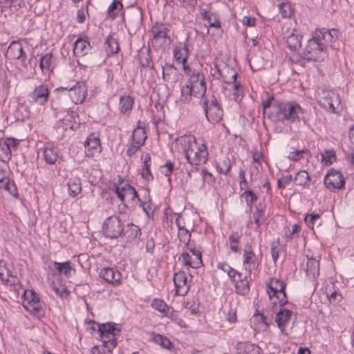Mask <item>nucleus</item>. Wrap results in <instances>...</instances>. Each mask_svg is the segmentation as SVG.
<instances>
[{
	"mask_svg": "<svg viewBox=\"0 0 354 354\" xmlns=\"http://www.w3.org/2000/svg\"><path fill=\"white\" fill-rule=\"evenodd\" d=\"M302 113V108L295 101H276L272 104V111L268 113V118L273 122H294Z\"/></svg>",
	"mask_w": 354,
	"mask_h": 354,
	"instance_id": "obj_1",
	"label": "nucleus"
},
{
	"mask_svg": "<svg viewBox=\"0 0 354 354\" xmlns=\"http://www.w3.org/2000/svg\"><path fill=\"white\" fill-rule=\"evenodd\" d=\"M183 153L189 163L192 165H199L207 160L208 151L205 143L198 145L196 140H189L185 142Z\"/></svg>",
	"mask_w": 354,
	"mask_h": 354,
	"instance_id": "obj_2",
	"label": "nucleus"
},
{
	"mask_svg": "<svg viewBox=\"0 0 354 354\" xmlns=\"http://www.w3.org/2000/svg\"><path fill=\"white\" fill-rule=\"evenodd\" d=\"M326 46L315 35L308 41V44L304 50V58L308 61L321 62L326 56L324 51Z\"/></svg>",
	"mask_w": 354,
	"mask_h": 354,
	"instance_id": "obj_3",
	"label": "nucleus"
},
{
	"mask_svg": "<svg viewBox=\"0 0 354 354\" xmlns=\"http://www.w3.org/2000/svg\"><path fill=\"white\" fill-rule=\"evenodd\" d=\"M267 293L271 299L275 297L278 300L281 306L288 303L286 293L285 289L286 284L277 278H272L269 282L266 283Z\"/></svg>",
	"mask_w": 354,
	"mask_h": 354,
	"instance_id": "obj_4",
	"label": "nucleus"
},
{
	"mask_svg": "<svg viewBox=\"0 0 354 354\" xmlns=\"http://www.w3.org/2000/svg\"><path fill=\"white\" fill-rule=\"evenodd\" d=\"M124 225L122 221L117 216L108 217L102 225L104 235L111 239H117L122 236Z\"/></svg>",
	"mask_w": 354,
	"mask_h": 354,
	"instance_id": "obj_5",
	"label": "nucleus"
},
{
	"mask_svg": "<svg viewBox=\"0 0 354 354\" xmlns=\"http://www.w3.org/2000/svg\"><path fill=\"white\" fill-rule=\"evenodd\" d=\"M318 101L321 106L330 113H335L341 104L339 95L331 91H323Z\"/></svg>",
	"mask_w": 354,
	"mask_h": 354,
	"instance_id": "obj_6",
	"label": "nucleus"
},
{
	"mask_svg": "<svg viewBox=\"0 0 354 354\" xmlns=\"http://www.w3.org/2000/svg\"><path fill=\"white\" fill-rule=\"evenodd\" d=\"M67 91L68 96L75 104H82L87 95V88L84 83L78 82L72 87H59L55 91Z\"/></svg>",
	"mask_w": 354,
	"mask_h": 354,
	"instance_id": "obj_7",
	"label": "nucleus"
},
{
	"mask_svg": "<svg viewBox=\"0 0 354 354\" xmlns=\"http://www.w3.org/2000/svg\"><path fill=\"white\" fill-rule=\"evenodd\" d=\"M324 185L330 192L342 189L345 185L343 174L335 169H331L324 178Z\"/></svg>",
	"mask_w": 354,
	"mask_h": 354,
	"instance_id": "obj_8",
	"label": "nucleus"
},
{
	"mask_svg": "<svg viewBox=\"0 0 354 354\" xmlns=\"http://www.w3.org/2000/svg\"><path fill=\"white\" fill-rule=\"evenodd\" d=\"M203 108L207 120L212 123L220 122L223 118V110L218 104L216 98L213 97V100L209 104L207 101L203 102Z\"/></svg>",
	"mask_w": 354,
	"mask_h": 354,
	"instance_id": "obj_9",
	"label": "nucleus"
},
{
	"mask_svg": "<svg viewBox=\"0 0 354 354\" xmlns=\"http://www.w3.org/2000/svg\"><path fill=\"white\" fill-rule=\"evenodd\" d=\"M115 192L125 206H127L126 201H133L136 198L140 201L136 189L129 183H120L119 185L115 186Z\"/></svg>",
	"mask_w": 354,
	"mask_h": 354,
	"instance_id": "obj_10",
	"label": "nucleus"
},
{
	"mask_svg": "<svg viewBox=\"0 0 354 354\" xmlns=\"http://www.w3.org/2000/svg\"><path fill=\"white\" fill-rule=\"evenodd\" d=\"M147 138L145 131L142 128L134 129L131 135L132 143L127 151V154L131 156L136 153L141 146L145 144Z\"/></svg>",
	"mask_w": 354,
	"mask_h": 354,
	"instance_id": "obj_11",
	"label": "nucleus"
},
{
	"mask_svg": "<svg viewBox=\"0 0 354 354\" xmlns=\"http://www.w3.org/2000/svg\"><path fill=\"white\" fill-rule=\"evenodd\" d=\"M49 91L46 85L41 84L37 86L32 92L28 95V100L31 104L39 105L45 104L48 99Z\"/></svg>",
	"mask_w": 354,
	"mask_h": 354,
	"instance_id": "obj_12",
	"label": "nucleus"
},
{
	"mask_svg": "<svg viewBox=\"0 0 354 354\" xmlns=\"http://www.w3.org/2000/svg\"><path fill=\"white\" fill-rule=\"evenodd\" d=\"M243 263L245 266V270H248L250 272L252 270H256L259 263L257 260V257L253 251L252 246L250 243H247L245 246L243 251Z\"/></svg>",
	"mask_w": 354,
	"mask_h": 354,
	"instance_id": "obj_13",
	"label": "nucleus"
},
{
	"mask_svg": "<svg viewBox=\"0 0 354 354\" xmlns=\"http://www.w3.org/2000/svg\"><path fill=\"white\" fill-rule=\"evenodd\" d=\"M189 76L187 85H191L195 89L197 88L198 94L203 97L206 92L205 81L203 75L198 71L193 70Z\"/></svg>",
	"mask_w": 354,
	"mask_h": 354,
	"instance_id": "obj_14",
	"label": "nucleus"
},
{
	"mask_svg": "<svg viewBox=\"0 0 354 354\" xmlns=\"http://www.w3.org/2000/svg\"><path fill=\"white\" fill-rule=\"evenodd\" d=\"M173 281L176 293L182 296L185 295L189 290L185 272L179 271L176 272L174 276Z\"/></svg>",
	"mask_w": 354,
	"mask_h": 354,
	"instance_id": "obj_15",
	"label": "nucleus"
},
{
	"mask_svg": "<svg viewBox=\"0 0 354 354\" xmlns=\"http://www.w3.org/2000/svg\"><path fill=\"white\" fill-rule=\"evenodd\" d=\"M6 55L10 57L11 59H21V62L24 66H26L30 62V60L26 62V56L24 55L23 47L21 43L18 41H12L9 45Z\"/></svg>",
	"mask_w": 354,
	"mask_h": 354,
	"instance_id": "obj_16",
	"label": "nucleus"
},
{
	"mask_svg": "<svg viewBox=\"0 0 354 354\" xmlns=\"http://www.w3.org/2000/svg\"><path fill=\"white\" fill-rule=\"evenodd\" d=\"M100 276L106 282L114 286L119 285L121 282L120 272L111 268L102 269L100 272Z\"/></svg>",
	"mask_w": 354,
	"mask_h": 354,
	"instance_id": "obj_17",
	"label": "nucleus"
},
{
	"mask_svg": "<svg viewBox=\"0 0 354 354\" xmlns=\"http://www.w3.org/2000/svg\"><path fill=\"white\" fill-rule=\"evenodd\" d=\"M237 354H263L261 348L248 342H239L236 345Z\"/></svg>",
	"mask_w": 354,
	"mask_h": 354,
	"instance_id": "obj_18",
	"label": "nucleus"
},
{
	"mask_svg": "<svg viewBox=\"0 0 354 354\" xmlns=\"http://www.w3.org/2000/svg\"><path fill=\"white\" fill-rule=\"evenodd\" d=\"M53 265L55 270L58 272L59 274H63L67 278L71 277L76 272L75 268L71 266V261H66L62 263L54 261Z\"/></svg>",
	"mask_w": 354,
	"mask_h": 354,
	"instance_id": "obj_19",
	"label": "nucleus"
},
{
	"mask_svg": "<svg viewBox=\"0 0 354 354\" xmlns=\"http://www.w3.org/2000/svg\"><path fill=\"white\" fill-rule=\"evenodd\" d=\"M91 48L88 38H79L74 43L73 53L77 57H83Z\"/></svg>",
	"mask_w": 354,
	"mask_h": 354,
	"instance_id": "obj_20",
	"label": "nucleus"
},
{
	"mask_svg": "<svg viewBox=\"0 0 354 354\" xmlns=\"http://www.w3.org/2000/svg\"><path fill=\"white\" fill-rule=\"evenodd\" d=\"M189 55V49L186 44H180L174 48V57L180 62H187Z\"/></svg>",
	"mask_w": 354,
	"mask_h": 354,
	"instance_id": "obj_21",
	"label": "nucleus"
},
{
	"mask_svg": "<svg viewBox=\"0 0 354 354\" xmlns=\"http://www.w3.org/2000/svg\"><path fill=\"white\" fill-rule=\"evenodd\" d=\"M292 315L291 310L282 308L276 315L275 322L278 327L281 329V332L284 330L288 322L290 319Z\"/></svg>",
	"mask_w": 354,
	"mask_h": 354,
	"instance_id": "obj_22",
	"label": "nucleus"
},
{
	"mask_svg": "<svg viewBox=\"0 0 354 354\" xmlns=\"http://www.w3.org/2000/svg\"><path fill=\"white\" fill-rule=\"evenodd\" d=\"M315 35L319 37V39L321 41L322 40H324L326 42H333L337 38L338 31L335 29L328 30L322 28L317 30Z\"/></svg>",
	"mask_w": 354,
	"mask_h": 354,
	"instance_id": "obj_23",
	"label": "nucleus"
},
{
	"mask_svg": "<svg viewBox=\"0 0 354 354\" xmlns=\"http://www.w3.org/2000/svg\"><path fill=\"white\" fill-rule=\"evenodd\" d=\"M44 156L46 163L53 165L59 157V150L51 145H48L44 149Z\"/></svg>",
	"mask_w": 354,
	"mask_h": 354,
	"instance_id": "obj_24",
	"label": "nucleus"
},
{
	"mask_svg": "<svg viewBox=\"0 0 354 354\" xmlns=\"http://www.w3.org/2000/svg\"><path fill=\"white\" fill-rule=\"evenodd\" d=\"M141 235L140 228L133 223H128L126 230L123 229L122 236L128 241H132Z\"/></svg>",
	"mask_w": 354,
	"mask_h": 354,
	"instance_id": "obj_25",
	"label": "nucleus"
},
{
	"mask_svg": "<svg viewBox=\"0 0 354 354\" xmlns=\"http://www.w3.org/2000/svg\"><path fill=\"white\" fill-rule=\"evenodd\" d=\"M99 334H105L106 335L115 337L120 333V329L115 327L114 323H106L98 324Z\"/></svg>",
	"mask_w": 354,
	"mask_h": 354,
	"instance_id": "obj_26",
	"label": "nucleus"
},
{
	"mask_svg": "<svg viewBox=\"0 0 354 354\" xmlns=\"http://www.w3.org/2000/svg\"><path fill=\"white\" fill-rule=\"evenodd\" d=\"M194 95L196 97H200L198 94V91H196V89L192 88L191 85H186L183 86L181 88V95L180 100L182 102L187 103L191 99L192 96Z\"/></svg>",
	"mask_w": 354,
	"mask_h": 354,
	"instance_id": "obj_27",
	"label": "nucleus"
},
{
	"mask_svg": "<svg viewBox=\"0 0 354 354\" xmlns=\"http://www.w3.org/2000/svg\"><path fill=\"white\" fill-rule=\"evenodd\" d=\"M310 177L309 174L305 171H299L297 173L294 181L296 185L302 186L304 188H309Z\"/></svg>",
	"mask_w": 354,
	"mask_h": 354,
	"instance_id": "obj_28",
	"label": "nucleus"
},
{
	"mask_svg": "<svg viewBox=\"0 0 354 354\" xmlns=\"http://www.w3.org/2000/svg\"><path fill=\"white\" fill-rule=\"evenodd\" d=\"M24 307L28 311L30 312L39 319L44 317V310H43L40 301L30 304V302L23 303Z\"/></svg>",
	"mask_w": 354,
	"mask_h": 354,
	"instance_id": "obj_29",
	"label": "nucleus"
},
{
	"mask_svg": "<svg viewBox=\"0 0 354 354\" xmlns=\"http://www.w3.org/2000/svg\"><path fill=\"white\" fill-rule=\"evenodd\" d=\"M151 340L160 345L162 348L171 350L173 347L171 342L167 337L160 334L152 333Z\"/></svg>",
	"mask_w": 354,
	"mask_h": 354,
	"instance_id": "obj_30",
	"label": "nucleus"
},
{
	"mask_svg": "<svg viewBox=\"0 0 354 354\" xmlns=\"http://www.w3.org/2000/svg\"><path fill=\"white\" fill-rule=\"evenodd\" d=\"M221 77L226 84H233L236 82L237 73L234 68L225 66Z\"/></svg>",
	"mask_w": 354,
	"mask_h": 354,
	"instance_id": "obj_31",
	"label": "nucleus"
},
{
	"mask_svg": "<svg viewBox=\"0 0 354 354\" xmlns=\"http://www.w3.org/2000/svg\"><path fill=\"white\" fill-rule=\"evenodd\" d=\"M69 195L72 197L76 196L82 191L80 179L77 178H70L68 182Z\"/></svg>",
	"mask_w": 354,
	"mask_h": 354,
	"instance_id": "obj_32",
	"label": "nucleus"
},
{
	"mask_svg": "<svg viewBox=\"0 0 354 354\" xmlns=\"http://www.w3.org/2000/svg\"><path fill=\"white\" fill-rule=\"evenodd\" d=\"M106 50L109 54H115L120 50L118 41L116 39L109 35L104 42Z\"/></svg>",
	"mask_w": 354,
	"mask_h": 354,
	"instance_id": "obj_33",
	"label": "nucleus"
},
{
	"mask_svg": "<svg viewBox=\"0 0 354 354\" xmlns=\"http://www.w3.org/2000/svg\"><path fill=\"white\" fill-rule=\"evenodd\" d=\"M84 146L88 151L97 149L100 147L99 136L95 133H91L85 141Z\"/></svg>",
	"mask_w": 354,
	"mask_h": 354,
	"instance_id": "obj_34",
	"label": "nucleus"
},
{
	"mask_svg": "<svg viewBox=\"0 0 354 354\" xmlns=\"http://www.w3.org/2000/svg\"><path fill=\"white\" fill-rule=\"evenodd\" d=\"M319 270V262L314 258L308 259L306 263V273L309 276L315 277L318 275Z\"/></svg>",
	"mask_w": 354,
	"mask_h": 354,
	"instance_id": "obj_35",
	"label": "nucleus"
},
{
	"mask_svg": "<svg viewBox=\"0 0 354 354\" xmlns=\"http://www.w3.org/2000/svg\"><path fill=\"white\" fill-rule=\"evenodd\" d=\"M0 189L6 190L10 195L17 196V189L13 180H10L9 178L4 177L0 185Z\"/></svg>",
	"mask_w": 354,
	"mask_h": 354,
	"instance_id": "obj_36",
	"label": "nucleus"
},
{
	"mask_svg": "<svg viewBox=\"0 0 354 354\" xmlns=\"http://www.w3.org/2000/svg\"><path fill=\"white\" fill-rule=\"evenodd\" d=\"M133 102V98L129 95L120 97L119 103L120 112L125 113L131 110Z\"/></svg>",
	"mask_w": 354,
	"mask_h": 354,
	"instance_id": "obj_37",
	"label": "nucleus"
},
{
	"mask_svg": "<svg viewBox=\"0 0 354 354\" xmlns=\"http://www.w3.org/2000/svg\"><path fill=\"white\" fill-rule=\"evenodd\" d=\"M287 45L291 50H297V46H301V39L299 35L292 32L287 37Z\"/></svg>",
	"mask_w": 354,
	"mask_h": 354,
	"instance_id": "obj_38",
	"label": "nucleus"
},
{
	"mask_svg": "<svg viewBox=\"0 0 354 354\" xmlns=\"http://www.w3.org/2000/svg\"><path fill=\"white\" fill-rule=\"evenodd\" d=\"M123 5L120 0H113L108 8V14L111 19H115L118 11L122 10Z\"/></svg>",
	"mask_w": 354,
	"mask_h": 354,
	"instance_id": "obj_39",
	"label": "nucleus"
},
{
	"mask_svg": "<svg viewBox=\"0 0 354 354\" xmlns=\"http://www.w3.org/2000/svg\"><path fill=\"white\" fill-rule=\"evenodd\" d=\"M0 158L3 162H7L11 158V149L10 147H8V145L3 141L0 142Z\"/></svg>",
	"mask_w": 354,
	"mask_h": 354,
	"instance_id": "obj_40",
	"label": "nucleus"
},
{
	"mask_svg": "<svg viewBox=\"0 0 354 354\" xmlns=\"http://www.w3.org/2000/svg\"><path fill=\"white\" fill-rule=\"evenodd\" d=\"M304 154H306L308 156H311L310 151L307 149H304L301 150H296L295 151H291L288 154V158L292 161H298L303 158Z\"/></svg>",
	"mask_w": 354,
	"mask_h": 354,
	"instance_id": "obj_41",
	"label": "nucleus"
},
{
	"mask_svg": "<svg viewBox=\"0 0 354 354\" xmlns=\"http://www.w3.org/2000/svg\"><path fill=\"white\" fill-rule=\"evenodd\" d=\"M10 273L11 271L7 268L6 263L0 260V281L3 283L8 282L11 276Z\"/></svg>",
	"mask_w": 354,
	"mask_h": 354,
	"instance_id": "obj_42",
	"label": "nucleus"
},
{
	"mask_svg": "<svg viewBox=\"0 0 354 354\" xmlns=\"http://www.w3.org/2000/svg\"><path fill=\"white\" fill-rule=\"evenodd\" d=\"M151 50L148 48L146 50V53H141L139 55V61L140 64L143 67H150V62H151V56H150ZM153 68V66H151Z\"/></svg>",
	"mask_w": 354,
	"mask_h": 354,
	"instance_id": "obj_43",
	"label": "nucleus"
},
{
	"mask_svg": "<svg viewBox=\"0 0 354 354\" xmlns=\"http://www.w3.org/2000/svg\"><path fill=\"white\" fill-rule=\"evenodd\" d=\"M241 235L238 232H233L229 236V241L230 242V249L234 252L239 251L237 244L240 241Z\"/></svg>",
	"mask_w": 354,
	"mask_h": 354,
	"instance_id": "obj_44",
	"label": "nucleus"
},
{
	"mask_svg": "<svg viewBox=\"0 0 354 354\" xmlns=\"http://www.w3.org/2000/svg\"><path fill=\"white\" fill-rule=\"evenodd\" d=\"M102 344L109 346V348H115L117 346V340L115 337L106 335L105 334H100Z\"/></svg>",
	"mask_w": 354,
	"mask_h": 354,
	"instance_id": "obj_45",
	"label": "nucleus"
},
{
	"mask_svg": "<svg viewBox=\"0 0 354 354\" xmlns=\"http://www.w3.org/2000/svg\"><path fill=\"white\" fill-rule=\"evenodd\" d=\"M336 159L335 152L333 150H325L322 154V162L326 165H331Z\"/></svg>",
	"mask_w": 354,
	"mask_h": 354,
	"instance_id": "obj_46",
	"label": "nucleus"
},
{
	"mask_svg": "<svg viewBox=\"0 0 354 354\" xmlns=\"http://www.w3.org/2000/svg\"><path fill=\"white\" fill-rule=\"evenodd\" d=\"M236 292L239 294L245 295L248 294L250 290L249 282L248 281H243L240 279L239 281L236 282Z\"/></svg>",
	"mask_w": 354,
	"mask_h": 354,
	"instance_id": "obj_47",
	"label": "nucleus"
},
{
	"mask_svg": "<svg viewBox=\"0 0 354 354\" xmlns=\"http://www.w3.org/2000/svg\"><path fill=\"white\" fill-rule=\"evenodd\" d=\"M216 169L220 173L227 174L231 169V163L230 159L225 158L219 162L216 166Z\"/></svg>",
	"mask_w": 354,
	"mask_h": 354,
	"instance_id": "obj_48",
	"label": "nucleus"
},
{
	"mask_svg": "<svg viewBox=\"0 0 354 354\" xmlns=\"http://www.w3.org/2000/svg\"><path fill=\"white\" fill-rule=\"evenodd\" d=\"M52 59V53H48L41 57L39 62V67L43 71L44 69L48 70L50 68V62Z\"/></svg>",
	"mask_w": 354,
	"mask_h": 354,
	"instance_id": "obj_49",
	"label": "nucleus"
},
{
	"mask_svg": "<svg viewBox=\"0 0 354 354\" xmlns=\"http://www.w3.org/2000/svg\"><path fill=\"white\" fill-rule=\"evenodd\" d=\"M178 237L180 241L185 243V246H188L191 239V234L188 230L183 227L180 230H178Z\"/></svg>",
	"mask_w": 354,
	"mask_h": 354,
	"instance_id": "obj_50",
	"label": "nucleus"
},
{
	"mask_svg": "<svg viewBox=\"0 0 354 354\" xmlns=\"http://www.w3.org/2000/svg\"><path fill=\"white\" fill-rule=\"evenodd\" d=\"M151 306L160 313H165L166 309L168 308L167 305L163 300L158 299H154L152 301Z\"/></svg>",
	"mask_w": 354,
	"mask_h": 354,
	"instance_id": "obj_51",
	"label": "nucleus"
},
{
	"mask_svg": "<svg viewBox=\"0 0 354 354\" xmlns=\"http://www.w3.org/2000/svg\"><path fill=\"white\" fill-rule=\"evenodd\" d=\"M276 101L277 100L272 95H270L268 92L265 93L262 100V107L263 111H265L268 108H270L271 106H272L273 103Z\"/></svg>",
	"mask_w": 354,
	"mask_h": 354,
	"instance_id": "obj_52",
	"label": "nucleus"
},
{
	"mask_svg": "<svg viewBox=\"0 0 354 354\" xmlns=\"http://www.w3.org/2000/svg\"><path fill=\"white\" fill-rule=\"evenodd\" d=\"M241 197L244 198L248 205L251 207V205L257 201V197L251 190H246L242 194Z\"/></svg>",
	"mask_w": 354,
	"mask_h": 354,
	"instance_id": "obj_53",
	"label": "nucleus"
},
{
	"mask_svg": "<svg viewBox=\"0 0 354 354\" xmlns=\"http://www.w3.org/2000/svg\"><path fill=\"white\" fill-rule=\"evenodd\" d=\"M24 299L23 303L30 302V304L39 301V297L38 295L36 294L34 291H30L29 293L25 291L24 293Z\"/></svg>",
	"mask_w": 354,
	"mask_h": 354,
	"instance_id": "obj_54",
	"label": "nucleus"
},
{
	"mask_svg": "<svg viewBox=\"0 0 354 354\" xmlns=\"http://www.w3.org/2000/svg\"><path fill=\"white\" fill-rule=\"evenodd\" d=\"M264 216V211L260 209L259 206L256 207V210L253 214V217L255 224L259 227L263 223V218Z\"/></svg>",
	"mask_w": 354,
	"mask_h": 354,
	"instance_id": "obj_55",
	"label": "nucleus"
},
{
	"mask_svg": "<svg viewBox=\"0 0 354 354\" xmlns=\"http://www.w3.org/2000/svg\"><path fill=\"white\" fill-rule=\"evenodd\" d=\"M53 289L55 291V292L56 293V295H58L59 297H60L62 299L66 298L69 295V291L64 286L57 287V286L53 285Z\"/></svg>",
	"mask_w": 354,
	"mask_h": 354,
	"instance_id": "obj_56",
	"label": "nucleus"
},
{
	"mask_svg": "<svg viewBox=\"0 0 354 354\" xmlns=\"http://www.w3.org/2000/svg\"><path fill=\"white\" fill-rule=\"evenodd\" d=\"M292 180L291 175L283 176L278 179L277 186L280 189H284Z\"/></svg>",
	"mask_w": 354,
	"mask_h": 354,
	"instance_id": "obj_57",
	"label": "nucleus"
},
{
	"mask_svg": "<svg viewBox=\"0 0 354 354\" xmlns=\"http://www.w3.org/2000/svg\"><path fill=\"white\" fill-rule=\"evenodd\" d=\"M167 31V29L165 28H162V30H155L153 28V40L157 41L158 39H161V38L168 37Z\"/></svg>",
	"mask_w": 354,
	"mask_h": 354,
	"instance_id": "obj_58",
	"label": "nucleus"
},
{
	"mask_svg": "<svg viewBox=\"0 0 354 354\" xmlns=\"http://www.w3.org/2000/svg\"><path fill=\"white\" fill-rule=\"evenodd\" d=\"M243 93V86L241 83H236L233 86V99L236 101L239 100V96Z\"/></svg>",
	"mask_w": 354,
	"mask_h": 354,
	"instance_id": "obj_59",
	"label": "nucleus"
},
{
	"mask_svg": "<svg viewBox=\"0 0 354 354\" xmlns=\"http://www.w3.org/2000/svg\"><path fill=\"white\" fill-rule=\"evenodd\" d=\"M173 70H176V68L173 64L165 63V66H162V79L167 80L166 75H169L172 73Z\"/></svg>",
	"mask_w": 354,
	"mask_h": 354,
	"instance_id": "obj_60",
	"label": "nucleus"
},
{
	"mask_svg": "<svg viewBox=\"0 0 354 354\" xmlns=\"http://www.w3.org/2000/svg\"><path fill=\"white\" fill-rule=\"evenodd\" d=\"M149 167L150 164H144V167L142 168V176L147 180L153 179V176L150 171Z\"/></svg>",
	"mask_w": 354,
	"mask_h": 354,
	"instance_id": "obj_61",
	"label": "nucleus"
},
{
	"mask_svg": "<svg viewBox=\"0 0 354 354\" xmlns=\"http://www.w3.org/2000/svg\"><path fill=\"white\" fill-rule=\"evenodd\" d=\"M327 297L330 302L339 301L342 299V295L337 291H333L330 293L327 292Z\"/></svg>",
	"mask_w": 354,
	"mask_h": 354,
	"instance_id": "obj_62",
	"label": "nucleus"
},
{
	"mask_svg": "<svg viewBox=\"0 0 354 354\" xmlns=\"http://www.w3.org/2000/svg\"><path fill=\"white\" fill-rule=\"evenodd\" d=\"M130 21H135V24L137 26H138L142 21V13L140 10H136L134 13H133L132 16L129 19Z\"/></svg>",
	"mask_w": 354,
	"mask_h": 354,
	"instance_id": "obj_63",
	"label": "nucleus"
},
{
	"mask_svg": "<svg viewBox=\"0 0 354 354\" xmlns=\"http://www.w3.org/2000/svg\"><path fill=\"white\" fill-rule=\"evenodd\" d=\"M280 12L281 14V16L283 18H289L291 16V11L289 9V6L288 5H281L280 6Z\"/></svg>",
	"mask_w": 354,
	"mask_h": 354,
	"instance_id": "obj_64",
	"label": "nucleus"
}]
</instances>
